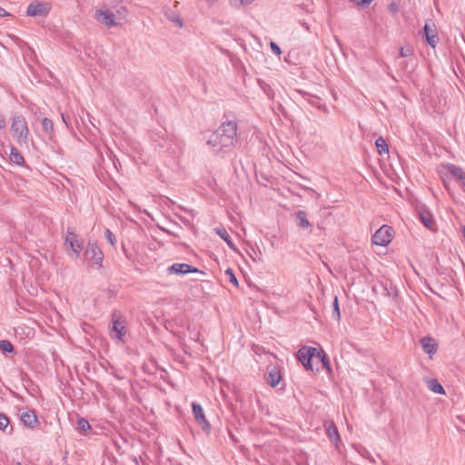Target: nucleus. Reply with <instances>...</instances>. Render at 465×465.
<instances>
[{
    "mask_svg": "<svg viewBox=\"0 0 465 465\" xmlns=\"http://www.w3.org/2000/svg\"><path fill=\"white\" fill-rule=\"evenodd\" d=\"M231 116V113L224 114L219 127L205 137L212 153L220 157L232 153L238 142V124L234 119H230Z\"/></svg>",
    "mask_w": 465,
    "mask_h": 465,
    "instance_id": "f257e3e1",
    "label": "nucleus"
},
{
    "mask_svg": "<svg viewBox=\"0 0 465 465\" xmlns=\"http://www.w3.org/2000/svg\"><path fill=\"white\" fill-rule=\"evenodd\" d=\"M10 133L19 146L28 148L30 132L23 115H16L13 118Z\"/></svg>",
    "mask_w": 465,
    "mask_h": 465,
    "instance_id": "f03ea898",
    "label": "nucleus"
},
{
    "mask_svg": "<svg viewBox=\"0 0 465 465\" xmlns=\"http://www.w3.org/2000/svg\"><path fill=\"white\" fill-rule=\"evenodd\" d=\"M112 323L110 333L112 338L122 340L126 333L125 330V318L118 311H114L112 313Z\"/></svg>",
    "mask_w": 465,
    "mask_h": 465,
    "instance_id": "7ed1b4c3",
    "label": "nucleus"
},
{
    "mask_svg": "<svg viewBox=\"0 0 465 465\" xmlns=\"http://www.w3.org/2000/svg\"><path fill=\"white\" fill-rule=\"evenodd\" d=\"M318 349L311 346H302L297 351V359L305 370L313 371L312 361L317 357Z\"/></svg>",
    "mask_w": 465,
    "mask_h": 465,
    "instance_id": "20e7f679",
    "label": "nucleus"
},
{
    "mask_svg": "<svg viewBox=\"0 0 465 465\" xmlns=\"http://www.w3.org/2000/svg\"><path fill=\"white\" fill-rule=\"evenodd\" d=\"M393 230L389 225H382L372 235V242L380 246H387L392 241Z\"/></svg>",
    "mask_w": 465,
    "mask_h": 465,
    "instance_id": "39448f33",
    "label": "nucleus"
},
{
    "mask_svg": "<svg viewBox=\"0 0 465 465\" xmlns=\"http://www.w3.org/2000/svg\"><path fill=\"white\" fill-rule=\"evenodd\" d=\"M84 257L86 260L92 262L93 264H96L99 267L102 266L104 253L95 243L88 242L84 251Z\"/></svg>",
    "mask_w": 465,
    "mask_h": 465,
    "instance_id": "423d86ee",
    "label": "nucleus"
},
{
    "mask_svg": "<svg viewBox=\"0 0 465 465\" xmlns=\"http://www.w3.org/2000/svg\"><path fill=\"white\" fill-rule=\"evenodd\" d=\"M50 9L51 6L48 3L35 1L27 6L26 15L28 16H46Z\"/></svg>",
    "mask_w": 465,
    "mask_h": 465,
    "instance_id": "0eeeda50",
    "label": "nucleus"
},
{
    "mask_svg": "<svg viewBox=\"0 0 465 465\" xmlns=\"http://www.w3.org/2000/svg\"><path fill=\"white\" fill-rule=\"evenodd\" d=\"M192 408H193V414L195 420L202 427V430L206 434H209L211 431V425L204 416L203 410L202 406L196 402H193Z\"/></svg>",
    "mask_w": 465,
    "mask_h": 465,
    "instance_id": "6e6552de",
    "label": "nucleus"
},
{
    "mask_svg": "<svg viewBox=\"0 0 465 465\" xmlns=\"http://www.w3.org/2000/svg\"><path fill=\"white\" fill-rule=\"evenodd\" d=\"M168 272L171 274H179V275H184L191 272H200L203 274L204 272L203 271H200L198 268L188 264V263H173L167 269Z\"/></svg>",
    "mask_w": 465,
    "mask_h": 465,
    "instance_id": "1a4fd4ad",
    "label": "nucleus"
},
{
    "mask_svg": "<svg viewBox=\"0 0 465 465\" xmlns=\"http://www.w3.org/2000/svg\"><path fill=\"white\" fill-rule=\"evenodd\" d=\"M64 241L65 244L70 246L75 257H78L83 249V244L78 241L77 234L72 229H67Z\"/></svg>",
    "mask_w": 465,
    "mask_h": 465,
    "instance_id": "9d476101",
    "label": "nucleus"
},
{
    "mask_svg": "<svg viewBox=\"0 0 465 465\" xmlns=\"http://www.w3.org/2000/svg\"><path fill=\"white\" fill-rule=\"evenodd\" d=\"M419 218L422 224L430 231H436V223L433 215L429 209L425 206L420 207L418 210Z\"/></svg>",
    "mask_w": 465,
    "mask_h": 465,
    "instance_id": "9b49d317",
    "label": "nucleus"
},
{
    "mask_svg": "<svg viewBox=\"0 0 465 465\" xmlns=\"http://www.w3.org/2000/svg\"><path fill=\"white\" fill-rule=\"evenodd\" d=\"M268 372L266 374L265 380L266 382L272 386L276 387L280 384L281 381L282 380V374L279 367L277 366H269L267 368Z\"/></svg>",
    "mask_w": 465,
    "mask_h": 465,
    "instance_id": "f8f14e48",
    "label": "nucleus"
},
{
    "mask_svg": "<svg viewBox=\"0 0 465 465\" xmlns=\"http://www.w3.org/2000/svg\"><path fill=\"white\" fill-rule=\"evenodd\" d=\"M95 18L101 24L106 25L107 27H112L117 25L115 23V15L113 12L107 10L98 9L95 11Z\"/></svg>",
    "mask_w": 465,
    "mask_h": 465,
    "instance_id": "ddd939ff",
    "label": "nucleus"
},
{
    "mask_svg": "<svg viewBox=\"0 0 465 465\" xmlns=\"http://www.w3.org/2000/svg\"><path fill=\"white\" fill-rule=\"evenodd\" d=\"M324 427L326 429V434L330 440L335 444V446L338 448L339 443L341 442V436L338 431L337 426L333 421H325Z\"/></svg>",
    "mask_w": 465,
    "mask_h": 465,
    "instance_id": "4468645a",
    "label": "nucleus"
},
{
    "mask_svg": "<svg viewBox=\"0 0 465 465\" xmlns=\"http://www.w3.org/2000/svg\"><path fill=\"white\" fill-rule=\"evenodd\" d=\"M423 31L428 45L432 48H435L437 44L439 43V35L435 28V25H432V26H430L429 24H425Z\"/></svg>",
    "mask_w": 465,
    "mask_h": 465,
    "instance_id": "2eb2a0df",
    "label": "nucleus"
},
{
    "mask_svg": "<svg viewBox=\"0 0 465 465\" xmlns=\"http://www.w3.org/2000/svg\"><path fill=\"white\" fill-rule=\"evenodd\" d=\"M420 344H421V347H422L424 352L428 353L430 358L438 351V344H437L436 341L430 336L423 337L420 340Z\"/></svg>",
    "mask_w": 465,
    "mask_h": 465,
    "instance_id": "dca6fc26",
    "label": "nucleus"
},
{
    "mask_svg": "<svg viewBox=\"0 0 465 465\" xmlns=\"http://www.w3.org/2000/svg\"><path fill=\"white\" fill-rule=\"evenodd\" d=\"M20 419L24 425L29 428H34L38 421L34 411H24L21 413Z\"/></svg>",
    "mask_w": 465,
    "mask_h": 465,
    "instance_id": "f3484780",
    "label": "nucleus"
},
{
    "mask_svg": "<svg viewBox=\"0 0 465 465\" xmlns=\"http://www.w3.org/2000/svg\"><path fill=\"white\" fill-rule=\"evenodd\" d=\"M448 171L453 177L460 182L465 192V173H463L462 169L460 166L450 164L448 166Z\"/></svg>",
    "mask_w": 465,
    "mask_h": 465,
    "instance_id": "a211bd4d",
    "label": "nucleus"
},
{
    "mask_svg": "<svg viewBox=\"0 0 465 465\" xmlns=\"http://www.w3.org/2000/svg\"><path fill=\"white\" fill-rule=\"evenodd\" d=\"M296 224L302 229H308L311 227V223L307 219V213L303 210H299L296 213Z\"/></svg>",
    "mask_w": 465,
    "mask_h": 465,
    "instance_id": "6ab92c4d",
    "label": "nucleus"
},
{
    "mask_svg": "<svg viewBox=\"0 0 465 465\" xmlns=\"http://www.w3.org/2000/svg\"><path fill=\"white\" fill-rule=\"evenodd\" d=\"M9 159L13 163L17 165H23L25 163V158L15 146L11 147Z\"/></svg>",
    "mask_w": 465,
    "mask_h": 465,
    "instance_id": "aec40b11",
    "label": "nucleus"
},
{
    "mask_svg": "<svg viewBox=\"0 0 465 465\" xmlns=\"http://www.w3.org/2000/svg\"><path fill=\"white\" fill-rule=\"evenodd\" d=\"M41 124L43 132L45 133L50 139H52L54 133L53 121L47 117H44L41 121Z\"/></svg>",
    "mask_w": 465,
    "mask_h": 465,
    "instance_id": "412c9836",
    "label": "nucleus"
},
{
    "mask_svg": "<svg viewBox=\"0 0 465 465\" xmlns=\"http://www.w3.org/2000/svg\"><path fill=\"white\" fill-rule=\"evenodd\" d=\"M215 232L228 244V246L231 249L236 250V248L232 241L231 236L229 235V233L226 232V230L224 228H216Z\"/></svg>",
    "mask_w": 465,
    "mask_h": 465,
    "instance_id": "4be33fe9",
    "label": "nucleus"
},
{
    "mask_svg": "<svg viewBox=\"0 0 465 465\" xmlns=\"http://www.w3.org/2000/svg\"><path fill=\"white\" fill-rule=\"evenodd\" d=\"M427 385H428V388L435 392V393H439V394H445V391H444V388L442 387V385L438 381V380L436 379H430L427 381Z\"/></svg>",
    "mask_w": 465,
    "mask_h": 465,
    "instance_id": "5701e85b",
    "label": "nucleus"
},
{
    "mask_svg": "<svg viewBox=\"0 0 465 465\" xmlns=\"http://www.w3.org/2000/svg\"><path fill=\"white\" fill-rule=\"evenodd\" d=\"M317 359H319L322 361V368L326 369L328 371H331V364L328 359L327 354L322 349H318L317 352Z\"/></svg>",
    "mask_w": 465,
    "mask_h": 465,
    "instance_id": "b1692460",
    "label": "nucleus"
},
{
    "mask_svg": "<svg viewBox=\"0 0 465 465\" xmlns=\"http://www.w3.org/2000/svg\"><path fill=\"white\" fill-rule=\"evenodd\" d=\"M375 145L377 147V152L379 153V154H383V153H389L388 144H387L385 139H383V137L380 136L376 140Z\"/></svg>",
    "mask_w": 465,
    "mask_h": 465,
    "instance_id": "393cba45",
    "label": "nucleus"
},
{
    "mask_svg": "<svg viewBox=\"0 0 465 465\" xmlns=\"http://www.w3.org/2000/svg\"><path fill=\"white\" fill-rule=\"evenodd\" d=\"M76 430L81 433H86L88 430H91V426L87 420H85L84 418H79L77 420Z\"/></svg>",
    "mask_w": 465,
    "mask_h": 465,
    "instance_id": "a878e982",
    "label": "nucleus"
},
{
    "mask_svg": "<svg viewBox=\"0 0 465 465\" xmlns=\"http://www.w3.org/2000/svg\"><path fill=\"white\" fill-rule=\"evenodd\" d=\"M0 350L4 353H15V352L14 345L8 340L0 341Z\"/></svg>",
    "mask_w": 465,
    "mask_h": 465,
    "instance_id": "bb28decb",
    "label": "nucleus"
},
{
    "mask_svg": "<svg viewBox=\"0 0 465 465\" xmlns=\"http://www.w3.org/2000/svg\"><path fill=\"white\" fill-rule=\"evenodd\" d=\"M332 318L337 322L341 320V311L338 297L335 296L332 302Z\"/></svg>",
    "mask_w": 465,
    "mask_h": 465,
    "instance_id": "cd10ccee",
    "label": "nucleus"
},
{
    "mask_svg": "<svg viewBox=\"0 0 465 465\" xmlns=\"http://www.w3.org/2000/svg\"><path fill=\"white\" fill-rule=\"evenodd\" d=\"M413 54V49L411 45L401 46L400 50V55L401 57H407Z\"/></svg>",
    "mask_w": 465,
    "mask_h": 465,
    "instance_id": "c85d7f7f",
    "label": "nucleus"
},
{
    "mask_svg": "<svg viewBox=\"0 0 465 465\" xmlns=\"http://www.w3.org/2000/svg\"><path fill=\"white\" fill-rule=\"evenodd\" d=\"M104 236H105L106 240L108 241V242L111 245H113V246L115 245V243H116V237L109 229L105 230Z\"/></svg>",
    "mask_w": 465,
    "mask_h": 465,
    "instance_id": "c756f323",
    "label": "nucleus"
},
{
    "mask_svg": "<svg viewBox=\"0 0 465 465\" xmlns=\"http://www.w3.org/2000/svg\"><path fill=\"white\" fill-rule=\"evenodd\" d=\"M225 274L229 277V281L235 286L239 285L238 280L231 268L225 271Z\"/></svg>",
    "mask_w": 465,
    "mask_h": 465,
    "instance_id": "7c9ffc66",
    "label": "nucleus"
},
{
    "mask_svg": "<svg viewBox=\"0 0 465 465\" xmlns=\"http://www.w3.org/2000/svg\"><path fill=\"white\" fill-rule=\"evenodd\" d=\"M9 423V418L5 413H0V430H5Z\"/></svg>",
    "mask_w": 465,
    "mask_h": 465,
    "instance_id": "2f4dec72",
    "label": "nucleus"
},
{
    "mask_svg": "<svg viewBox=\"0 0 465 465\" xmlns=\"http://www.w3.org/2000/svg\"><path fill=\"white\" fill-rule=\"evenodd\" d=\"M270 46L273 54L277 55H280L282 54V50L276 43L271 42Z\"/></svg>",
    "mask_w": 465,
    "mask_h": 465,
    "instance_id": "473e14b6",
    "label": "nucleus"
},
{
    "mask_svg": "<svg viewBox=\"0 0 465 465\" xmlns=\"http://www.w3.org/2000/svg\"><path fill=\"white\" fill-rule=\"evenodd\" d=\"M61 116H62V120L63 122L64 123V124L66 125L67 128H70L71 127V119H70V116L67 115V114H61Z\"/></svg>",
    "mask_w": 465,
    "mask_h": 465,
    "instance_id": "72a5a7b5",
    "label": "nucleus"
},
{
    "mask_svg": "<svg viewBox=\"0 0 465 465\" xmlns=\"http://www.w3.org/2000/svg\"><path fill=\"white\" fill-rule=\"evenodd\" d=\"M388 10L392 13V14H395L398 12V5L396 3L392 2L391 4L388 5Z\"/></svg>",
    "mask_w": 465,
    "mask_h": 465,
    "instance_id": "f704fd0d",
    "label": "nucleus"
},
{
    "mask_svg": "<svg viewBox=\"0 0 465 465\" xmlns=\"http://www.w3.org/2000/svg\"><path fill=\"white\" fill-rule=\"evenodd\" d=\"M170 20L174 22L176 25H178L179 27L183 26V20L179 16L176 17H170Z\"/></svg>",
    "mask_w": 465,
    "mask_h": 465,
    "instance_id": "c9c22d12",
    "label": "nucleus"
},
{
    "mask_svg": "<svg viewBox=\"0 0 465 465\" xmlns=\"http://www.w3.org/2000/svg\"><path fill=\"white\" fill-rule=\"evenodd\" d=\"M6 127L5 118L3 114H0V129H5Z\"/></svg>",
    "mask_w": 465,
    "mask_h": 465,
    "instance_id": "e433bc0d",
    "label": "nucleus"
},
{
    "mask_svg": "<svg viewBox=\"0 0 465 465\" xmlns=\"http://www.w3.org/2000/svg\"><path fill=\"white\" fill-rule=\"evenodd\" d=\"M8 15H10V14L0 6V17H5Z\"/></svg>",
    "mask_w": 465,
    "mask_h": 465,
    "instance_id": "4c0bfd02",
    "label": "nucleus"
},
{
    "mask_svg": "<svg viewBox=\"0 0 465 465\" xmlns=\"http://www.w3.org/2000/svg\"><path fill=\"white\" fill-rule=\"evenodd\" d=\"M240 4L239 5H245L252 4L254 0H239Z\"/></svg>",
    "mask_w": 465,
    "mask_h": 465,
    "instance_id": "58836bf2",
    "label": "nucleus"
},
{
    "mask_svg": "<svg viewBox=\"0 0 465 465\" xmlns=\"http://www.w3.org/2000/svg\"><path fill=\"white\" fill-rule=\"evenodd\" d=\"M302 26H303L307 31H310V26H309L308 23L303 22V23H302Z\"/></svg>",
    "mask_w": 465,
    "mask_h": 465,
    "instance_id": "ea45409f",
    "label": "nucleus"
},
{
    "mask_svg": "<svg viewBox=\"0 0 465 465\" xmlns=\"http://www.w3.org/2000/svg\"><path fill=\"white\" fill-rule=\"evenodd\" d=\"M300 94H302L303 95V97H305V96H311L308 93L303 92V91H300Z\"/></svg>",
    "mask_w": 465,
    "mask_h": 465,
    "instance_id": "a19ab883",
    "label": "nucleus"
},
{
    "mask_svg": "<svg viewBox=\"0 0 465 465\" xmlns=\"http://www.w3.org/2000/svg\"><path fill=\"white\" fill-rule=\"evenodd\" d=\"M309 102H310L312 104H313L314 106L319 107V105H318V103H317V102H313V101H311V100H309Z\"/></svg>",
    "mask_w": 465,
    "mask_h": 465,
    "instance_id": "79ce46f5",
    "label": "nucleus"
},
{
    "mask_svg": "<svg viewBox=\"0 0 465 465\" xmlns=\"http://www.w3.org/2000/svg\"><path fill=\"white\" fill-rule=\"evenodd\" d=\"M207 1L210 3H213V2H216L217 0H207Z\"/></svg>",
    "mask_w": 465,
    "mask_h": 465,
    "instance_id": "37998d69",
    "label": "nucleus"
},
{
    "mask_svg": "<svg viewBox=\"0 0 465 465\" xmlns=\"http://www.w3.org/2000/svg\"><path fill=\"white\" fill-rule=\"evenodd\" d=\"M16 465H22L20 462H18Z\"/></svg>",
    "mask_w": 465,
    "mask_h": 465,
    "instance_id": "c03bdc74",
    "label": "nucleus"
}]
</instances>
